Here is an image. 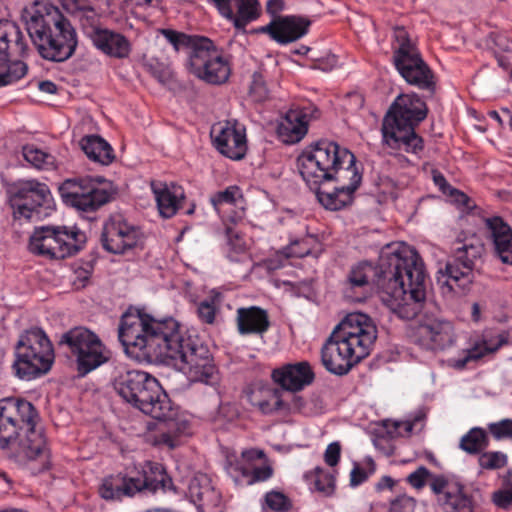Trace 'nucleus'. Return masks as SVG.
<instances>
[{"label":"nucleus","instance_id":"41","mask_svg":"<svg viewBox=\"0 0 512 512\" xmlns=\"http://www.w3.org/2000/svg\"><path fill=\"white\" fill-rule=\"evenodd\" d=\"M210 202L213 208L220 213L221 209L225 205L238 206L239 203L243 202V194L241 189L236 186H228L222 191L214 193L210 197Z\"/></svg>","mask_w":512,"mask_h":512},{"label":"nucleus","instance_id":"48","mask_svg":"<svg viewBox=\"0 0 512 512\" xmlns=\"http://www.w3.org/2000/svg\"><path fill=\"white\" fill-rule=\"evenodd\" d=\"M489 433L496 440L512 439V419H502L498 422L489 423Z\"/></svg>","mask_w":512,"mask_h":512},{"label":"nucleus","instance_id":"14","mask_svg":"<svg viewBox=\"0 0 512 512\" xmlns=\"http://www.w3.org/2000/svg\"><path fill=\"white\" fill-rule=\"evenodd\" d=\"M117 190L102 176L66 179L59 187L63 202L82 212H95L109 203Z\"/></svg>","mask_w":512,"mask_h":512},{"label":"nucleus","instance_id":"60","mask_svg":"<svg viewBox=\"0 0 512 512\" xmlns=\"http://www.w3.org/2000/svg\"><path fill=\"white\" fill-rule=\"evenodd\" d=\"M157 443L174 448L176 446V438L169 433L163 432L157 436Z\"/></svg>","mask_w":512,"mask_h":512},{"label":"nucleus","instance_id":"10","mask_svg":"<svg viewBox=\"0 0 512 512\" xmlns=\"http://www.w3.org/2000/svg\"><path fill=\"white\" fill-rule=\"evenodd\" d=\"M14 356V375L25 381L47 374L55 361L53 344L46 332L38 327L27 329L19 335Z\"/></svg>","mask_w":512,"mask_h":512},{"label":"nucleus","instance_id":"22","mask_svg":"<svg viewBox=\"0 0 512 512\" xmlns=\"http://www.w3.org/2000/svg\"><path fill=\"white\" fill-rule=\"evenodd\" d=\"M138 227L130 224L121 214H114L103 224L100 242L112 254H124L137 246L140 239Z\"/></svg>","mask_w":512,"mask_h":512},{"label":"nucleus","instance_id":"44","mask_svg":"<svg viewBox=\"0 0 512 512\" xmlns=\"http://www.w3.org/2000/svg\"><path fill=\"white\" fill-rule=\"evenodd\" d=\"M249 97L253 102L263 103L271 98V91L259 72H254L249 88Z\"/></svg>","mask_w":512,"mask_h":512},{"label":"nucleus","instance_id":"9","mask_svg":"<svg viewBox=\"0 0 512 512\" xmlns=\"http://www.w3.org/2000/svg\"><path fill=\"white\" fill-rule=\"evenodd\" d=\"M112 385L116 393L133 408L157 420L173 417L172 402L160 382L141 370L119 371Z\"/></svg>","mask_w":512,"mask_h":512},{"label":"nucleus","instance_id":"8","mask_svg":"<svg viewBox=\"0 0 512 512\" xmlns=\"http://www.w3.org/2000/svg\"><path fill=\"white\" fill-rule=\"evenodd\" d=\"M428 107L416 93L400 94L392 102L382 123V142L392 150L419 154L424 141L415 128L427 117Z\"/></svg>","mask_w":512,"mask_h":512},{"label":"nucleus","instance_id":"56","mask_svg":"<svg viewBox=\"0 0 512 512\" xmlns=\"http://www.w3.org/2000/svg\"><path fill=\"white\" fill-rule=\"evenodd\" d=\"M368 479V473L359 465H355L350 473V485L359 486Z\"/></svg>","mask_w":512,"mask_h":512},{"label":"nucleus","instance_id":"37","mask_svg":"<svg viewBox=\"0 0 512 512\" xmlns=\"http://www.w3.org/2000/svg\"><path fill=\"white\" fill-rule=\"evenodd\" d=\"M488 446L489 438L487 432L480 427L471 428L461 437L459 443L460 449L470 455L480 454Z\"/></svg>","mask_w":512,"mask_h":512},{"label":"nucleus","instance_id":"36","mask_svg":"<svg viewBox=\"0 0 512 512\" xmlns=\"http://www.w3.org/2000/svg\"><path fill=\"white\" fill-rule=\"evenodd\" d=\"M378 275L377 267L371 262L361 261L356 265L352 266L347 279H346V295L348 290L367 288L371 281H374V277Z\"/></svg>","mask_w":512,"mask_h":512},{"label":"nucleus","instance_id":"50","mask_svg":"<svg viewBox=\"0 0 512 512\" xmlns=\"http://www.w3.org/2000/svg\"><path fill=\"white\" fill-rule=\"evenodd\" d=\"M416 500L407 495H401L390 502L388 512H415Z\"/></svg>","mask_w":512,"mask_h":512},{"label":"nucleus","instance_id":"53","mask_svg":"<svg viewBox=\"0 0 512 512\" xmlns=\"http://www.w3.org/2000/svg\"><path fill=\"white\" fill-rule=\"evenodd\" d=\"M493 503L502 509L512 507V490L508 488L495 491L492 496Z\"/></svg>","mask_w":512,"mask_h":512},{"label":"nucleus","instance_id":"25","mask_svg":"<svg viewBox=\"0 0 512 512\" xmlns=\"http://www.w3.org/2000/svg\"><path fill=\"white\" fill-rule=\"evenodd\" d=\"M187 496L199 512H222V493L206 474H197L190 480Z\"/></svg>","mask_w":512,"mask_h":512},{"label":"nucleus","instance_id":"23","mask_svg":"<svg viewBox=\"0 0 512 512\" xmlns=\"http://www.w3.org/2000/svg\"><path fill=\"white\" fill-rule=\"evenodd\" d=\"M430 490L443 512H474L472 496L465 492V486L458 480L436 476L430 483Z\"/></svg>","mask_w":512,"mask_h":512},{"label":"nucleus","instance_id":"16","mask_svg":"<svg viewBox=\"0 0 512 512\" xmlns=\"http://www.w3.org/2000/svg\"><path fill=\"white\" fill-rule=\"evenodd\" d=\"M85 234L66 226L36 227L29 239V251L49 259H65L76 254L85 242Z\"/></svg>","mask_w":512,"mask_h":512},{"label":"nucleus","instance_id":"58","mask_svg":"<svg viewBox=\"0 0 512 512\" xmlns=\"http://www.w3.org/2000/svg\"><path fill=\"white\" fill-rule=\"evenodd\" d=\"M395 433L399 436L409 435L413 430V422L404 421L394 424Z\"/></svg>","mask_w":512,"mask_h":512},{"label":"nucleus","instance_id":"11","mask_svg":"<svg viewBox=\"0 0 512 512\" xmlns=\"http://www.w3.org/2000/svg\"><path fill=\"white\" fill-rule=\"evenodd\" d=\"M393 64L407 84L428 91H436V77L423 59L417 45L403 26H395L392 36Z\"/></svg>","mask_w":512,"mask_h":512},{"label":"nucleus","instance_id":"4","mask_svg":"<svg viewBox=\"0 0 512 512\" xmlns=\"http://www.w3.org/2000/svg\"><path fill=\"white\" fill-rule=\"evenodd\" d=\"M34 405L22 398L0 399V449L14 447L28 460H39L44 471L50 467V451L41 430Z\"/></svg>","mask_w":512,"mask_h":512},{"label":"nucleus","instance_id":"27","mask_svg":"<svg viewBox=\"0 0 512 512\" xmlns=\"http://www.w3.org/2000/svg\"><path fill=\"white\" fill-rule=\"evenodd\" d=\"M273 381L283 389L291 392L302 390L315 378L311 365L307 361L288 363L272 371Z\"/></svg>","mask_w":512,"mask_h":512},{"label":"nucleus","instance_id":"26","mask_svg":"<svg viewBox=\"0 0 512 512\" xmlns=\"http://www.w3.org/2000/svg\"><path fill=\"white\" fill-rule=\"evenodd\" d=\"M317 109L311 105L289 109L277 127L278 137L286 144H295L308 132L309 122Z\"/></svg>","mask_w":512,"mask_h":512},{"label":"nucleus","instance_id":"12","mask_svg":"<svg viewBox=\"0 0 512 512\" xmlns=\"http://www.w3.org/2000/svg\"><path fill=\"white\" fill-rule=\"evenodd\" d=\"M58 346L64 348L75 362L79 377H85L110 360V351L100 337L84 326H76L64 332Z\"/></svg>","mask_w":512,"mask_h":512},{"label":"nucleus","instance_id":"2","mask_svg":"<svg viewBox=\"0 0 512 512\" xmlns=\"http://www.w3.org/2000/svg\"><path fill=\"white\" fill-rule=\"evenodd\" d=\"M297 163L302 179L325 209L338 211L353 203L363 174L347 148L320 139L303 150Z\"/></svg>","mask_w":512,"mask_h":512},{"label":"nucleus","instance_id":"18","mask_svg":"<svg viewBox=\"0 0 512 512\" xmlns=\"http://www.w3.org/2000/svg\"><path fill=\"white\" fill-rule=\"evenodd\" d=\"M188 65L193 75L213 85L226 83L231 74L228 59L209 38L200 41L196 51L189 53Z\"/></svg>","mask_w":512,"mask_h":512},{"label":"nucleus","instance_id":"64","mask_svg":"<svg viewBox=\"0 0 512 512\" xmlns=\"http://www.w3.org/2000/svg\"><path fill=\"white\" fill-rule=\"evenodd\" d=\"M502 114L505 119L504 126L508 125L510 131H512V113L508 109H503Z\"/></svg>","mask_w":512,"mask_h":512},{"label":"nucleus","instance_id":"24","mask_svg":"<svg viewBox=\"0 0 512 512\" xmlns=\"http://www.w3.org/2000/svg\"><path fill=\"white\" fill-rule=\"evenodd\" d=\"M216 149L232 160L242 159L247 152L246 128L236 119L219 124L211 131Z\"/></svg>","mask_w":512,"mask_h":512},{"label":"nucleus","instance_id":"51","mask_svg":"<svg viewBox=\"0 0 512 512\" xmlns=\"http://www.w3.org/2000/svg\"><path fill=\"white\" fill-rule=\"evenodd\" d=\"M493 350L488 348L486 345H475L471 349H468L466 352V356L463 359L458 360L457 366L462 368L469 361L478 360L485 356L486 354L492 352Z\"/></svg>","mask_w":512,"mask_h":512},{"label":"nucleus","instance_id":"28","mask_svg":"<svg viewBox=\"0 0 512 512\" xmlns=\"http://www.w3.org/2000/svg\"><path fill=\"white\" fill-rule=\"evenodd\" d=\"M151 190L154 194L159 214L163 218L173 217L182 207L185 192L182 186L175 183L152 181Z\"/></svg>","mask_w":512,"mask_h":512},{"label":"nucleus","instance_id":"32","mask_svg":"<svg viewBox=\"0 0 512 512\" xmlns=\"http://www.w3.org/2000/svg\"><path fill=\"white\" fill-rule=\"evenodd\" d=\"M90 40L99 51L109 57L124 59L130 55L131 44L121 33L102 28Z\"/></svg>","mask_w":512,"mask_h":512},{"label":"nucleus","instance_id":"3","mask_svg":"<svg viewBox=\"0 0 512 512\" xmlns=\"http://www.w3.org/2000/svg\"><path fill=\"white\" fill-rule=\"evenodd\" d=\"M379 277L386 280L385 298L399 318L414 319L429 305L425 265L418 252L407 245H388L379 258Z\"/></svg>","mask_w":512,"mask_h":512},{"label":"nucleus","instance_id":"35","mask_svg":"<svg viewBox=\"0 0 512 512\" xmlns=\"http://www.w3.org/2000/svg\"><path fill=\"white\" fill-rule=\"evenodd\" d=\"M80 146L86 156L101 165L107 166L115 159L112 146L98 135H88L81 139Z\"/></svg>","mask_w":512,"mask_h":512},{"label":"nucleus","instance_id":"31","mask_svg":"<svg viewBox=\"0 0 512 512\" xmlns=\"http://www.w3.org/2000/svg\"><path fill=\"white\" fill-rule=\"evenodd\" d=\"M486 229L503 263L512 265V229L501 217L488 218Z\"/></svg>","mask_w":512,"mask_h":512},{"label":"nucleus","instance_id":"55","mask_svg":"<svg viewBox=\"0 0 512 512\" xmlns=\"http://www.w3.org/2000/svg\"><path fill=\"white\" fill-rule=\"evenodd\" d=\"M450 196L458 206L465 210H471L475 206L473 201L465 193L455 188L453 191H451Z\"/></svg>","mask_w":512,"mask_h":512},{"label":"nucleus","instance_id":"15","mask_svg":"<svg viewBox=\"0 0 512 512\" xmlns=\"http://www.w3.org/2000/svg\"><path fill=\"white\" fill-rule=\"evenodd\" d=\"M10 205L15 219L40 221L50 216L55 203L47 184L35 179L23 180L10 189Z\"/></svg>","mask_w":512,"mask_h":512},{"label":"nucleus","instance_id":"40","mask_svg":"<svg viewBox=\"0 0 512 512\" xmlns=\"http://www.w3.org/2000/svg\"><path fill=\"white\" fill-rule=\"evenodd\" d=\"M161 33L177 52L181 49H189V53L195 52L200 41L208 39L206 37L190 36L172 29H163Z\"/></svg>","mask_w":512,"mask_h":512},{"label":"nucleus","instance_id":"42","mask_svg":"<svg viewBox=\"0 0 512 512\" xmlns=\"http://www.w3.org/2000/svg\"><path fill=\"white\" fill-rule=\"evenodd\" d=\"M291 499L283 492L278 490H270L265 493L261 502L263 512L271 510L274 512H288L292 509Z\"/></svg>","mask_w":512,"mask_h":512},{"label":"nucleus","instance_id":"17","mask_svg":"<svg viewBox=\"0 0 512 512\" xmlns=\"http://www.w3.org/2000/svg\"><path fill=\"white\" fill-rule=\"evenodd\" d=\"M10 50L23 57L28 51L27 42L15 23L0 22V87L19 81L28 72V66L23 61L9 60Z\"/></svg>","mask_w":512,"mask_h":512},{"label":"nucleus","instance_id":"62","mask_svg":"<svg viewBox=\"0 0 512 512\" xmlns=\"http://www.w3.org/2000/svg\"><path fill=\"white\" fill-rule=\"evenodd\" d=\"M38 88L40 91L48 94H55L57 92V85L49 80L40 81L38 83Z\"/></svg>","mask_w":512,"mask_h":512},{"label":"nucleus","instance_id":"54","mask_svg":"<svg viewBox=\"0 0 512 512\" xmlns=\"http://www.w3.org/2000/svg\"><path fill=\"white\" fill-rule=\"evenodd\" d=\"M150 72L155 79L163 84L168 83L173 78L170 68L162 63L151 65Z\"/></svg>","mask_w":512,"mask_h":512},{"label":"nucleus","instance_id":"19","mask_svg":"<svg viewBox=\"0 0 512 512\" xmlns=\"http://www.w3.org/2000/svg\"><path fill=\"white\" fill-rule=\"evenodd\" d=\"M267 13L271 16L270 22L260 28V32L268 35L270 39L280 45L296 42L309 32L312 20L303 15H283L285 2H266Z\"/></svg>","mask_w":512,"mask_h":512},{"label":"nucleus","instance_id":"30","mask_svg":"<svg viewBox=\"0 0 512 512\" xmlns=\"http://www.w3.org/2000/svg\"><path fill=\"white\" fill-rule=\"evenodd\" d=\"M236 325L240 335H262L270 327L268 312L259 306L239 307Z\"/></svg>","mask_w":512,"mask_h":512},{"label":"nucleus","instance_id":"1","mask_svg":"<svg viewBox=\"0 0 512 512\" xmlns=\"http://www.w3.org/2000/svg\"><path fill=\"white\" fill-rule=\"evenodd\" d=\"M118 339L133 359L180 361L190 382L214 385L218 381V369L209 347L173 317L159 319L146 313L126 312L120 319Z\"/></svg>","mask_w":512,"mask_h":512},{"label":"nucleus","instance_id":"34","mask_svg":"<svg viewBox=\"0 0 512 512\" xmlns=\"http://www.w3.org/2000/svg\"><path fill=\"white\" fill-rule=\"evenodd\" d=\"M83 2H62L65 10L80 23L84 34L91 39L95 33L99 32L102 27L100 25V15L96 10Z\"/></svg>","mask_w":512,"mask_h":512},{"label":"nucleus","instance_id":"20","mask_svg":"<svg viewBox=\"0 0 512 512\" xmlns=\"http://www.w3.org/2000/svg\"><path fill=\"white\" fill-rule=\"evenodd\" d=\"M411 341L424 350H445L456 340L453 324L443 318L425 315L410 334Z\"/></svg>","mask_w":512,"mask_h":512},{"label":"nucleus","instance_id":"7","mask_svg":"<svg viewBox=\"0 0 512 512\" xmlns=\"http://www.w3.org/2000/svg\"><path fill=\"white\" fill-rule=\"evenodd\" d=\"M23 18L29 37L43 59L64 62L74 55L78 45L76 30L57 7L45 14L25 8Z\"/></svg>","mask_w":512,"mask_h":512},{"label":"nucleus","instance_id":"57","mask_svg":"<svg viewBox=\"0 0 512 512\" xmlns=\"http://www.w3.org/2000/svg\"><path fill=\"white\" fill-rule=\"evenodd\" d=\"M432 175H433L434 184L436 186H438L439 189L444 194H450L451 191L454 190V188L451 187V185L447 182L446 178L444 177V175L441 172H439L437 170H433Z\"/></svg>","mask_w":512,"mask_h":512},{"label":"nucleus","instance_id":"39","mask_svg":"<svg viewBox=\"0 0 512 512\" xmlns=\"http://www.w3.org/2000/svg\"><path fill=\"white\" fill-rule=\"evenodd\" d=\"M23 157L36 169L53 170L56 168L55 157L34 145H26L23 147Z\"/></svg>","mask_w":512,"mask_h":512},{"label":"nucleus","instance_id":"46","mask_svg":"<svg viewBox=\"0 0 512 512\" xmlns=\"http://www.w3.org/2000/svg\"><path fill=\"white\" fill-rule=\"evenodd\" d=\"M314 488L325 496H330L335 491V478L329 472L320 467L314 469Z\"/></svg>","mask_w":512,"mask_h":512},{"label":"nucleus","instance_id":"52","mask_svg":"<svg viewBox=\"0 0 512 512\" xmlns=\"http://www.w3.org/2000/svg\"><path fill=\"white\" fill-rule=\"evenodd\" d=\"M341 457V445L338 441L330 443L324 452V461L330 466L334 467L339 463Z\"/></svg>","mask_w":512,"mask_h":512},{"label":"nucleus","instance_id":"47","mask_svg":"<svg viewBox=\"0 0 512 512\" xmlns=\"http://www.w3.org/2000/svg\"><path fill=\"white\" fill-rule=\"evenodd\" d=\"M436 476H443V474H434L431 473L428 468L425 466L418 467L415 471L410 473L406 481L409 483L413 488L420 490L422 489L426 484L430 487V483L432 482V479Z\"/></svg>","mask_w":512,"mask_h":512},{"label":"nucleus","instance_id":"61","mask_svg":"<svg viewBox=\"0 0 512 512\" xmlns=\"http://www.w3.org/2000/svg\"><path fill=\"white\" fill-rule=\"evenodd\" d=\"M395 485V481L390 476H383L376 484V490L377 491H383L385 489H392Z\"/></svg>","mask_w":512,"mask_h":512},{"label":"nucleus","instance_id":"59","mask_svg":"<svg viewBox=\"0 0 512 512\" xmlns=\"http://www.w3.org/2000/svg\"><path fill=\"white\" fill-rule=\"evenodd\" d=\"M374 445L377 449H381L385 454L390 455L393 452V447L386 437H377L374 439Z\"/></svg>","mask_w":512,"mask_h":512},{"label":"nucleus","instance_id":"6","mask_svg":"<svg viewBox=\"0 0 512 512\" xmlns=\"http://www.w3.org/2000/svg\"><path fill=\"white\" fill-rule=\"evenodd\" d=\"M97 491L105 501L122 502L124 499L156 495L159 492L175 493L176 487L163 464L144 461L103 477Z\"/></svg>","mask_w":512,"mask_h":512},{"label":"nucleus","instance_id":"21","mask_svg":"<svg viewBox=\"0 0 512 512\" xmlns=\"http://www.w3.org/2000/svg\"><path fill=\"white\" fill-rule=\"evenodd\" d=\"M263 451L250 449L240 457L228 458L226 471L235 485L240 487L263 483L272 478L274 470L269 464L258 465L255 461L263 458Z\"/></svg>","mask_w":512,"mask_h":512},{"label":"nucleus","instance_id":"33","mask_svg":"<svg viewBox=\"0 0 512 512\" xmlns=\"http://www.w3.org/2000/svg\"><path fill=\"white\" fill-rule=\"evenodd\" d=\"M318 244L315 236H305L301 239L291 240L290 244L277 252L276 259H269L266 262L267 268L277 270L284 266V260L288 258H303L312 254V250Z\"/></svg>","mask_w":512,"mask_h":512},{"label":"nucleus","instance_id":"49","mask_svg":"<svg viewBox=\"0 0 512 512\" xmlns=\"http://www.w3.org/2000/svg\"><path fill=\"white\" fill-rule=\"evenodd\" d=\"M245 242L238 235H233L230 229L227 230L226 250L227 257L231 261H237V256L245 251Z\"/></svg>","mask_w":512,"mask_h":512},{"label":"nucleus","instance_id":"38","mask_svg":"<svg viewBox=\"0 0 512 512\" xmlns=\"http://www.w3.org/2000/svg\"><path fill=\"white\" fill-rule=\"evenodd\" d=\"M221 302L222 294L212 291L208 298L200 301L197 305L199 320L204 324L213 325L216 322V316L220 310Z\"/></svg>","mask_w":512,"mask_h":512},{"label":"nucleus","instance_id":"13","mask_svg":"<svg viewBox=\"0 0 512 512\" xmlns=\"http://www.w3.org/2000/svg\"><path fill=\"white\" fill-rule=\"evenodd\" d=\"M457 244L459 246L454 248L445 267L437 272L436 279L443 290L463 294L473 283L475 260L481 255L482 246L475 243L474 238L457 239Z\"/></svg>","mask_w":512,"mask_h":512},{"label":"nucleus","instance_id":"45","mask_svg":"<svg viewBox=\"0 0 512 512\" xmlns=\"http://www.w3.org/2000/svg\"><path fill=\"white\" fill-rule=\"evenodd\" d=\"M508 463V456L501 451L481 452L478 457V464L483 470H497L505 467Z\"/></svg>","mask_w":512,"mask_h":512},{"label":"nucleus","instance_id":"43","mask_svg":"<svg viewBox=\"0 0 512 512\" xmlns=\"http://www.w3.org/2000/svg\"><path fill=\"white\" fill-rule=\"evenodd\" d=\"M251 403L258 407L263 414H272L273 412L289 408L288 404L281 399L280 393L276 389L268 390L264 399L257 402L251 400Z\"/></svg>","mask_w":512,"mask_h":512},{"label":"nucleus","instance_id":"63","mask_svg":"<svg viewBox=\"0 0 512 512\" xmlns=\"http://www.w3.org/2000/svg\"><path fill=\"white\" fill-rule=\"evenodd\" d=\"M219 413L223 415H229L230 420H233L238 416L237 409L229 403L221 405L219 408Z\"/></svg>","mask_w":512,"mask_h":512},{"label":"nucleus","instance_id":"5","mask_svg":"<svg viewBox=\"0 0 512 512\" xmlns=\"http://www.w3.org/2000/svg\"><path fill=\"white\" fill-rule=\"evenodd\" d=\"M376 338L377 328L368 315L349 313L323 344L322 365L334 375H345L369 355Z\"/></svg>","mask_w":512,"mask_h":512},{"label":"nucleus","instance_id":"29","mask_svg":"<svg viewBox=\"0 0 512 512\" xmlns=\"http://www.w3.org/2000/svg\"><path fill=\"white\" fill-rule=\"evenodd\" d=\"M220 15L233 23L237 30L246 26L261 14L260 2H213Z\"/></svg>","mask_w":512,"mask_h":512}]
</instances>
